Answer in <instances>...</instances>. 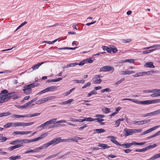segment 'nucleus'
<instances>
[{"instance_id":"nucleus-26","label":"nucleus","mask_w":160,"mask_h":160,"mask_svg":"<svg viewBox=\"0 0 160 160\" xmlns=\"http://www.w3.org/2000/svg\"><path fill=\"white\" fill-rule=\"evenodd\" d=\"M58 87L56 86H51L47 88L48 92L52 91L53 90L57 89Z\"/></svg>"},{"instance_id":"nucleus-2","label":"nucleus","mask_w":160,"mask_h":160,"mask_svg":"<svg viewBox=\"0 0 160 160\" xmlns=\"http://www.w3.org/2000/svg\"><path fill=\"white\" fill-rule=\"evenodd\" d=\"M146 142H132L130 143H124L123 144H120L119 146H123L124 148H128L133 145L142 146Z\"/></svg>"},{"instance_id":"nucleus-63","label":"nucleus","mask_w":160,"mask_h":160,"mask_svg":"<svg viewBox=\"0 0 160 160\" xmlns=\"http://www.w3.org/2000/svg\"><path fill=\"white\" fill-rule=\"evenodd\" d=\"M154 92H156L158 96H160V89H154Z\"/></svg>"},{"instance_id":"nucleus-38","label":"nucleus","mask_w":160,"mask_h":160,"mask_svg":"<svg viewBox=\"0 0 160 160\" xmlns=\"http://www.w3.org/2000/svg\"><path fill=\"white\" fill-rule=\"evenodd\" d=\"M58 39H57L54 40L52 41H44L42 43H46L49 44H52L56 42H57L58 40Z\"/></svg>"},{"instance_id":"nucleus-28","label":"nucleus","mask_w":160,"mask_h":160,"mask_svg":"<svg viewBox=\"0 0 160 160\" xmlns=\"http://www.w3.org/2000/svg\"><path fill=\"white\" fill-rule=\"evenodd\" d=\"M78 47H76L75 48H68L65 47L63 48H61L58 49V50H74L78 48Z\"/></svg>"},{"instance_id":"nucleus-7","label":"nucleus","mask_w":160,"mask_h":160,"mask_svg":"<svg viewBox=\"0 0 160 160\" xmlns=\"http://www.w3.org/2000/svg\"><path fill=\"white\" fill-rule=\"evenodd\" d=\"M60 137H58L53 138L52 140L50 141L51 145L54 146L60 142Z\"/></svg>"},{"instance_id":"nucleus-6","label":"nucleus","mask_w":160,"mask_h":160,"mask_svg":"<svg viewBox=\"0 0 160 160\" xmlns=\"http://www.w3.org/2000/svg\"><path fill=\"white\" fill-rule=\"evenodd\" d=\"M102 76L100 75H95L92 78L93 82L95 84H99L102 82V80L100 78Z\"/></svg>"},{"instance_id":"nucleus-59","label":"nucleus","mask_w":160,"mask_h":160,"mask_svg":"<svg viewBox=\"0 0 160 160\" xmlns=\"http://www.w3.org/2000/svg\"><path fill=\"white\" fill-rule=\"evenodd\" d=\"M91 83L90 82H88L87 83L85 84L82 87V89L85 88L91 85Z\"/></svg>"},{"instance_id":"nucleus-61","label":"nucleus","mask_w":160,"mask_h":160,"mask_svg":"<svg viewBox=\"0 0 160 160\" xmlns=\"http://www.w3.org/2000/svg\"><path fill=\"white\" fill-rule=\"evenodd\" d=\"M150 119L145 120H142V124L148 123L150 122Z\"/></svg>"},{"instance_id":"nucleus-42","label":"nucleus","mask_w":160,"mask_h":160,"mask_svg":"<svg viewBox=\"0 0 160 160\" xmlns=\"http://www.w3.org/2000/svg\"><path fill=\"white\" fill-rule=\"evenodd\" d=\"M156 50V49H153L149 50H147L143 51L142 53L143 54H148L150 53L151 52L153 51Z\"/></svg>"},{"instance_id":"nucleus-36","label":"nucleus","mask_w":160,"mask_h":160,"mask_svg":"<svg viewBox=\"0 0 160 160\" xmlns=\"http://www.w3.org/2000/svg\"><path fill=\"white\" fill-rule=\"evenodd\" d=\"M97 92L95 90H93L89 93L87 95V97H89L92 95L96 94Z\"/></svg>"},{"instance_id":"nucleus-34","label":"nucleus","mask_w":160,"mask_h":160,"mask_svg":"<svg viewBox=\"0 0 160 160\" xmlns=\"http://www.w3.org/2000/svg\"><path fill=\"white\" fill-rule=\"evenodd\" d=\"M102 111H103L104 113H108L110 112V109L107 108H102Z\"/></svg>"},{"instance_id":"nucleus-12","label":"nucleus","mask_w":160,"mask_h":160,"mask_svg":"<svg viewBox=\"0 0 160 160\" xmlns=\"http://www.w3.org/2000/svg\"><path fill=\"white\" fill-rule=\"evenodd\" d=\"M108 138H111V141L112 142L116 145L119 146V145L120 143L116 140V138L115 137L112 136H110L108 137Z\"/></svg>"},{"instance_id":"nucleus-13","label":"nucleus","mask_w":160,"mask_h":160,"mask_svg":"<svg viewBox=\"0 0 160 160\" xmlns=\"http://www.w3.org/2000/svg\"><path fill=\"white\" fill-rule=\"evenodd\" d=\"M119 73L120 75H124L134 73V72L133 71H122L120 72Z\"/></svg>"},{"instance_id":"nucleus-53","label":"nucleus","mask_w":160,"mask_h":160,"mask_svg":"<svg viewBox=\"0 0 160 160\" xmlns=\"http://www.w3.org/2000/svg\"><path fill=\"white\" fill-rule=\"evenodd\" d=\"M159 47V45H153V46H150V47H148L145 48H144L143 49H149V48H158Z\"/></svg>"},{"instance_id":"nucleus-30","label":"nucleus","mask_w":160,"mask_h":160,"mask_svg":"<svg viewBox=\"0 0 160 160\" xmlns=\"http://www.w3.org/2000/svg\"><path fill=\"white\" fill-rule=\"evenodd\" d=\"M23 126V122H13V127Z\"/></svg>"},{"instance_id":"nucleus-21","label":"nucleus","mask_w":160,"mask_h":160,"mask_svg":"<svg viewBox=\"0 0 160 160\" xmlns=\"http://www.w3.org/2000/svg\"><path fill=\"white\" fill-rule=\"evenodd\" d=\"M13 126V122H10L4 125V127L5 128H9Z\"/></svg>"},{"instance_id":"nucleus-41","label":"nucleus","mask_w":160,"mask_h":160,"mask_svg":"<svg viewBox=\"0 0 160 160\" xmlns=\"http://www.w3.org/2000/svg\"><path fill=\"white\" fill-rule=\"evenodd\" d=\"M36 152V149H35L33 150L29 149V150H28V151H25L24 152V153L25 154H28V153H29L30 152L34 153V152Z\"/></svg>"},{"instance_id":"nucleus-1","label":"nucleus","mask_w":160,"mask_h":160,"mask_svg":"<svg viewBox=\"0 0 160 160\" xmlns=\"http://www.w3.org/2000/svg\"><path fill=\"white\" fill-rule=\"evenodd\" d=\"M48 135V133L47 132L44 133V134L41 135L39 137L34 138L32 140H30L28 139H17V143H19L18 144H21L22 146H23V143H28L31 142L36 141L40 140L46 137Z\"/></svg>"},{"instance_id":"nucleus-18","label":"nucleus","mask_w":160,"mask_h":160,"mask_svg":"<svg viewBox=\"0 0 160 160\" xmlns=\"http://www.w3.org/2000/svg\"><path fill=\"white\" fill-rule=\"evenodd\" d=\"M43 63H44L43 62H42L41 63H38L37 64H35L32 66V68L33 70L38 69L39 68V67Z\"/></svg>"},{"instance_id":"nucleus-3","label":"nucleus","mask_w":160,"mask_h":160,"mask_svg":"<svg viewBox=\"0 0 160 160\" xmlns=\"http://www.w3.org/2000/svg\"><path fill=\"white\" fill-rule=\"evenodd\" d=\"M35 85V83H33L26 85L24 87L23 90L24 91V93L26 94H29L32 92L31 88H33L37 86V85Z\"/></svg>"},{"instance_id":"nucleus-29","label":"nucleus","mask_w":160,"mask_h":160,"mask_svg":"<svg viewBox=\"0 0 160 160\" xmlns=\"http://www.w3.org/2000/svg\"><path fill=\"white\" fill-rule=\"evenodd\" d=\"M102 49L104 51H106L108 53H111L112 51L111 48L106 46H103L102 47Z\"/></svg>"},{"instance_id":"nucleus-55","label":"nucleus","mask_w":160,"mask_h":160,"mask_svg":"<svg viewBox=\"0 0 160 160\" xmlns=\"http://www.w3.org/2000/svg\"><path fill=\"white\" fill-rule=\"evenodd\" d=\"M41 114L40 113H37L34 114H30L29 116L28 115V117H35L36 116H38L39 115Z\"/></svg>"},{"instance_id":"nucleus-40","label":"nucleus","mask_w":160,"mask_h":160,"mask_svg":"<svg viewBox=\"0 0 160 160\" xmlns=\"http://www.w3.org/2000/svg\"><path fill=\"white\" fill-rule=\"evenodd\" d=\"M134 61V60L133 59H128L123 60L122 61V62H127L130 63H133Z\"/></svg>"},{"instance_id":"nucleus-27","label":"nucleus","mask_w":160,"mask_h":160,"mask_svg":"<svg viewBox=\"0 0 160 160\" xmlns=\"http://www.w3.org/2000/svg\"><path fill=\"white\" fill-rule=\"evenodd\" d=\"M47 102L45 98H43L40 100L37 101L36 102V103L37 104H40L42 103H43L45 102Z\"/></svg>"},{"instance_id":"nucleus-31","label":"nucleus","mask_w":160,"mask_h":160,"mask_svg":"<svg viewBox=\"0 0 160 160\" xmlns=\"http://www.w3.org/2000/svg\"><path fill=\"white\" fill-rule=\"evenodd\" d=\"M11 114V113L9 112L1 113H0V118L4 116H8L10 115Z\"/></svg>"},{"instance_id":"nucleus-15","label":"nucleus","mask_w":160,"mask_h":160,"mask_svg":"<svg viewBox=\"0 0 160 160\" xmlns=\"http://www.w3.org/2000/svg\"><path fill=\"white\" fill-rule=\"evenodd\" d=\"M28 117V114H26L24 115H20L19 114H13L12 115L11 117L15 118H26Z\"/></svg>"},{"instance_id":"nucleus-25","label":"nucleus","mask_w":160,"mask_h":160,"mask_svg":"<svg viewBox=\"0 0 160 160\" xmlns=\"http://www.w3.org/2000/svg\"><path fill=\"white\" fill-rule=\"evenodd\" d=\"M94 131H95L97 133H101L105 132V130L103 129H97L93 130Z\"/></svg>"},{"instance_id":"nucleus-43","label":"nucleus","mask_w":160,"mask_h":160,"mask_svg":"<svg viewBox=\"0 0 160 160\" xmlns=\"http://www.w3.org/2000/svg\"><path fill=\"white\" fill-rule=\"evenodd\" d=\"M85 121L88 122L95 121V118H93L91 117H89L87 118H85Z\"/></svg>"},{"instance_id":"nucleus-50","label":"nucleus","mask_w":160,"mask_h":160,"mask_svg":"<svg viewBox=\"0 0 160 160\" xmlns=\"http://www.w3.org/2000/svg\"><path fill=\"white\" fill-rule=\"evenodd\" d=\"M60 142H70L71 141V138L68 139H61V138L60 137Z\"/></svg>"},{"instance_id":"nucleus-48","label":"nucleus","mask_w":160,"mask_h":160,"mask_svg":"<svg viewBox=\"0 0 160 160\" xmlns=\"http://www.w3.org/2000/svg\"><path fill=\"white\" fill-rule=\"evenodd\" d=\"M7 140V138L4 137H0V142H3Z\"/></svg>"},{"instance_id":"nucleus-16","label":"nucleus","mask_w":160,"mask_h":160,"mask_svg":"<svg viewBox=\"0 0 160 160\" xmlns=\"http://www.w3.org/2000/svg\"><path fill=\"white\" fill-rule=\"evenodd\" d=\"M22 146L21 144H17L16 145L10 147L8 148V150L10 151H12L17 148Z\"/></svg>"},{"instance_id":"nucleus-62","label":"nucleus","mask_w":160,"mask_h":160,"mask_svg":"<svg viewBox=\"0 0 160 160\" xmlns=\"http://www.w3.org/2000/svg\"><path fill=\"white\" fill-rule=\"evenodd\" d=\"M95 117L98 118H103L105 117V115H102V114H97L96 115H95Z\"/></svg>"},{"instance_id":"nucleus-24","label":"nucleus","mask_w":160,"mask_h":160,"mask_svg":"<svg viewBox=\"0 0 160 160\" xmlns=\"http://www.w3.org/2000/svg\"><path fill=\"white\" fill-rule=\"evenodd\" d=\"M98 146L102 147L103 149H108L110 148L109 146L105 144L99 143Z\"/></svg>"},{"instance_id":"nucleus-17","label":"nucleus","mask_w":160,"mask_h":160,"mask_svg":"<svg viewBox=\"0 0 160 160\" xmlns=\"http://www.w3.org/2000/svg\"><path fill=\"white\" fill-rule=\"evenodd\" d=\"M144 67L146 68H153L155 67L153 65V63L152 62L146 63L144 65Z\"/></svg>"},{"instance_id":"nucleus-37","label":"nucleus","mask_w":160,"mask_h":160,"mask_svg":"<svg viewBox=\"0 0 160 160\" xmlns=\"http://www.w3.org/2000/svg\"><path fill=\"white\" fill-rule=\"evenodd\" d=\"M78 62H75V63H71L70 64H68L67 65V67H68V68L71 67H73L76 65H78Z\"/></svg>"},{"instance_id":"nucleus-52","label":"nucleus","mask_w":160,"mask_h":160,"mask_svg":"<svg viewBox=\"0 0 160 160\" xmlns=\"http://www.w3.org/2000/svg\"><path fill=\"white\" fill-rule=\"evenodd\" d=\"M32 132L31 131H20L21 135L28 134Z\"/></svg>"},{"instance_id":"nucleus-5","label":"nucleus","mask_w":160,"mask_h":160,"mask_svg":"<svg viewBox=\"0 0 160 160\" xmlns=\"http://www.w3.org/2000/svg\"><path fill=\"white\" fill-rule=\"evenodd\" d=\"M114 70V68L109 65L103 66L101 67L100 70V72H110V73H112Z\"/></svg>"},{"instance_id":"nucleus-10","label":"nucleus","mask_w":160,"mask_h":160,"mask_svg":"<svg viewBox=\"0 0 160 160\" xmlns=\"http://www.w3.org/2000/svg\"><path fill=\"white\" fill-rule=\"evenodd\" d=\"M135 102L138 104H141L142 105H148L151 104L150 100L140 101L135 100Z\"/></svg>"},{"instance_id":"nucleus-19","label":"nucleus","mask_w":160,"mask_h":160,"mask_svg":"<svg viewBox=\"0 0 160 160\" xmlns=\"http://www.w3.org/2000/svg\"><path fill=\"white\" fill-rule=\"evenodd\" d=\"M73 100H74L73 99H70L68 101L59 103V104L62 105L67 104H70V103L72 102Z\"/></svg>"},{"instance_id":"nucleus-45","label":"nucleus","mask_w":160,"mask_h":160,"mask_svg":"<svg viewBox=\"0 0 160 160\" xmlns=\"http://www.w3.org/2000/svg\"><path fill=\"white\" fill-rule=\"evenodd\" d=\"M125 78H122L120 80L114 83L115 85H117L121 83L124 80Z\"/></svg>"},{"instance_id":"nucleus-46","label":"nucleus","mask_w":160,"mask_h":160,"mask_svg":"<svg viewBox=\"0 0 160 160\" xmlns=\"http://www.w3.org/2000/svg\"><path fill=\"white\" fill-rule=\"evenodd\" d=\"M34 123V122L26 123L23 122V126H27L33 125Z\"/></svg>"},{"instance_id":"nucleus-9","label":"nucleus","mask_w":160,"mask_h":160,"mask_svg":"<svg viewBox=\"0 0 160 160\" xmlns=\"http://www.w3.org/2000/svg\"><path fill=\"white\" fill-rule=\"evenodd\" d=\"M124 135L125 136L132 135L133 133V129H128L125 128L124 129Z\"/></svg>"},{"instance_id":"nucleus-44","label":"nucleus","mask_w":160,"mask_h":160,"mask_svg":"<svg viewBox=\"0 0 160 160\" xmlns=\"http://www.w3.org/2000/svg\"><path fill=\"white\" fill-rule=\"evenodd\" d=\"M57 120V118H54L47 122L48 125L55 122Z\"/></svg>"},{"instance_id":"nucleus-4","label":"nucleus","mask_w":160,"mask_h":160,"mask_svg":"<svg viewBox=\"0 0 160 160\" xmlns=\"http://www.w3.org/2000/svg\"><path fill=\"white\" fill-rule=\"evenodd\" d=\"M8 92V91L5 89L2 90L1 92V93L0 94V103H3L8 101L6 95V93Z\"/></svg>"},{"instance_id":"nucleus-22","label":"nucleus","mask_w":160,"mask_h":160,"mask_svg":"<svg viewBox=\"0 0 160 160\" xmlns=\"http://www.w3.org/2000/svg\"><path fill=\"white\" fill-rule=\"evenodd\" d=\"M35 104H32L31 105H30L29 102L27 103H25L23 105H22L21 106L22 108H25L27 107H28L29 108H31Z\"/></svg>"},{"instance_id":"nucleus-35","label":"nucleus","mask_w":160,"mask_h":160,"mask_svg":"<svg viewBox=\"0 0 160 160\" xmlns=\"http://www.w3.org/2000/svg\"><path fill=\"white\" fill-rule=\"evenodd\" d=\"M151 104L160 102V99L151 100Z\"/></svg>"},{"instance_id":"nucleus-32","label":"nucleus","mask_w":160,"mask_h":160,"mask_svg":"<svg viewBox=\"0 0 160 160\" xmlns=\"http://www.w3.org/2000/svg\"><path fill=\"white\" fill-rule=\"evenodd\" d=\"M62 79V78H59L57 79H53L51 80H48V82H57L59 81Z\"/></svg>"},{"instance_id":"nucleus-20","label":"nucleus","mask_w":160,"mask_h":160,"mask_svg":"<svg viewBox=\"0 0 160 160\" xmlns=\"http://www.w3.org/2000/svg\"><path fill=\"white\" fill-rule=\"evenodd\" d=\"M60 152H59L57 153L56 154H52L49 156H48L47 158H46L45 160H48L50 159L51 158H54L55 157H56V156L59 155V154H60Z\"/></svg>"},{"instance_id":"nucleus-49","label":"nucleus","mask_w":160,"mask_h":160,"mask_svg":"<svg viewBox=\"0 0 160 160\" xmlns=\"http://www.w3.org/2000/svg\"><path fill=\"white\" fill-rule=\"evenodd\" d=\"M133 133H139L142 132V129L141 128L139 129H133Z\"/></svg>"},{"instance_id":"nucleus-56","label":"nucleus","mask_w":160,"mask_h":160,"mask_svg":"<svg viewBox=\"0 0 160 160\" xmlns=\"http://www.w3.org/2000/svg\"><path fill=\"white\" fill-rule=\"evenodd\" d=\"M87 61L85 60H83L81 62L79 63H78V65H79L80 66H82L84 65L85 64L87 63Z\"/></svg>"},{"instance_id":"nucleus-14","label":"nucleus","mask_w":160,"mask_h":160,"mask_svg":"<svg viewBox=\"0 0 160 160\" xmlns=\"http://www.w3.org/2000/svg\"><path fill=\"white\" fill-rule=\"evenodd\" d=\"M149 72H139L137 73L134 75H133V77H141L142 76L146 74H148V73H149Z\"/></svg>"},{"instance_id":"nucleus-51","label":"nucleus","mask_w":160,"mask_h":160,"mask_svg":"<svg viewBox=\"0 0 160 160\" xmlns=\"http://www.w3.org/2000/svg\"><path fill=\"white\" fill-rule=\"evenodd\" d=\"M111 90L109 88H107L104 89H103L102 90L101 92L102 93H104L105 92H110L111 91Z\"/></svg>"},{"instance_id":"nucleus-58","label":"nucleus","mask_w":160,"mask_h":160,"mask_svg":"<svg viewBox=\"0 0 160 160\" xmlns=\"http://www.w3.org/2000/svg\"><path fill=\"white\" fill-rule=\"evenodd\" d=\"M82 126L80 127L79 128V130H83L85 128H86L87 127V125L86 124H84V123H83L82 124Z\"/></svg>"},{"instance_id":"nucleus-11","label":"nucleus","mask_w":160,"mask_h":160,"mask_svg":"<svg viewBox=\"0 0 160 160\" xmlns=\"http://www.w3.org/2000/svg\"><path fill=\"white\" fill-rule=\"evenodd\" d=\"M18 93L16 92H12L7 93H6L7 96L8 100L11 98L17 95Z\"/></svg>"},{"instance_id":"nucleus-60","label":"nucleus","mask_w":160,"mask_h":160,"mask_svg":"<svg viewBox=\"0 0 160 160\" xmlns=\"http://www.w3.org/2000/svg\"><path fill=\"white\" fill-rule=\"evenodd\" d=\"M146 151L145 148L142 149H137L135 150V151L136 152H141Z\"/></svg>"},{"instance_id":"nucleus-8","label":"nucleus","mask_w":160,"mask_h":160,"mask_svg":"<svg viewBox=\"0 0 160 160\" xmlns=\"http://www.w3.org/2000/svg\"><path fill=\"white\" fill-rule=\"evenodd\" d=\"M160 127V125H158L157 126H154V127H153L147 130L146 131L142 133L141 134V135H144L145 134H146L150 132H152V131H154V130H156L157 128H159Z\"/></svg>"},{"instance_id":"nucleus-39","label":"nucleus","mask_w":160,"mask_h":160,"mask_svg":"<svg viewBox=\"0 0 160 160\" xmlns=\"http://www.w3.org/2000/svg\"><path fill=\"white\" fill-rule=\"evenodd\" d=\"M133 122V124H135L136 125H142V121H134Z\"/></svg>"},{"instance_id":"nucleus-57","label":"nucleus","mask_w":160,"mask_h":160,"mask_svg":"<svg viewBox=\"0 0 160 160\" xmlns=\"http://www.w3.org/2000/svg\"><path fill=\"white\" fill-rule=\"evenodd\" d=\"M131 40L129 39H122V42L124 43H127L130 42H131Z\"/></svg>"},{"instance_id":"nucleus-64","label":"nucleus","mask_w":160,"mask_h":160,"mask_svg":"<svg viewBox=\"0 0 160 160\" xmlns=\"http://www.w3.org/2000/svg\"><path fill=\"white\" fill-rule=\"evenodd\" d=\"M120 123V122H119V121L118 119L115 122V126L116 127H118L119 126Z\"/></svg>"},{"instance_id":"nucleus-47","label":"nucleus","mask_w":160,"mask_h":160,"mask_svg":"<svg viewBox=\"0 0 160 160\" xmlns=\"http://www.w3.org/2000/svg\"><path fill=\"white\" fill-rule=\"evenodd\" d=\"M73 81L77 83H84L85 81L84 80H73Z\"/></svg>"},{"instance_id":"nucleus-54","label":"nucleus","mask_w":160,"mask_h":160,"mask_svg":"<svg viewBox=\"0 0 160 160\" xmlns=\"http://www.w3.org/2000/svg\"><path fill=\"white\" fill-rule=\"evenodd\" d=\"M135 99H131V98H124L122 99V101H124L125 100H128L131 101H132V102H135Z\"/></svg>"},{"instance_id":"nucleus-23","label":"nucleus","mask_w":160,"mask_h":160,"mask_svg":"<svg viewBox=\"0 0 160 160\" xmlns=\"http://www.w3.org/2000/svg\"><path fill=\"white\" fill-rule=\"evenodd\" d=\"M159 158H160V153L155 155L148 159V160H154Z\"/></svg>"},{"instance_id":"nucleus-33","label":"nucleus","mask_w":160,"mask_h":160,"mask_svg":"<svg viewBox=\"0 0 160 160\" xmlns=\"http://www.w3.org/2000/svg\"><path fill=\"white\" fill-rule=\"evenodd\" d=\"M82 139L78 137H75L73 138H71V141H74L76 142H78V140H82Z\"/></svg>"}]
</instances>
